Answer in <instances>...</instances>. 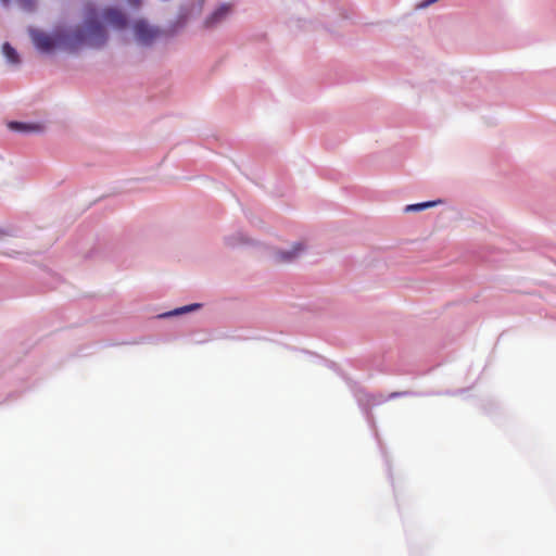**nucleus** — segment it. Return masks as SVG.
Segmentation results:
<instances>
[{"mask_svg": "<svg viewBox=\"0 0 556 556\" xmlns=\"http://www.w3.org/2000/svg\"><path fill=\"white\" fill-rule=\"evenodd\" d=\"M105 25L115 30H123L128 25L127 16L117 8H106L101 13L93 7H87L85 25L71 33L56 34L53 37L33 31L31 38L37 49L49 52L54 47L74 52L81 47L101 48L108 40Z\"/></svg>", "mask_w": 556, "mask_h": 556, "instance_id": "1", "label": "nucleus"}, {"mask_svg": "<svg viewBox=\"0 0 556 556\" xmlns=\"http://www.w3.org/2000/svg\"><path fill=\"white\" fill-rule=\"evenodd\" d=\"M134 31L136 39L142 45H150L159 36V30L142 20L135 23Z\"/></svg>", "mask_w": 556, "mask_h": 556, "instance_id": "2", "label": "nucleus"}, {"mask_svg": "<svg viewBox=\"0 0 556 556\" xmlns=\"http://www.w3.org/2000/svg\"><path fill=\"white\" fill-rule=\"evenodd\" d=\"M304 251V245L302 243H296L292 247L291 251L278 252L276 254V262L278 263H289L294 261L302 252Z\"/></svg>", "mask_w": 556, "mask_h": 556, "instance_id": "3", "label": "nucleus"}, {"mask_svg": "<svg viewBox=\"0 0 556 556\" xmlns=\"http://www.w3.org/2000/svg\"><path fill=\"white\" fill-rule=\"evenodd\" d=\"M9 128L15 131H24V132H36L41 131L42 127L38 124H26L20 122H11L9 123Z\"/></svg>", "mask_w": 556, "mask_h": 556, "instance_id": "4", "label": "nucleus"}, {"mask_svg": "<svg viewBox=\"0 0 556 556\" xmlns=\"http://www.w3.org/2000/svg\"><path fill=\"white\" fill-rule=\"evenodd\" d=\"M230 12V5L223 4L214 13L207 18L206 24L208 26H213L215 23L219 22Z\"/></svg>", "mask_w": 556, "mask_h": 556, "instance_id": "5", "label": "nucleus"}, {"mask_svg": "<svg viewBox=\"0 0 556 556\" xmlns=\"http://www.w3.org/2000/svg\"><path fill=\"white\" fill-rule=\"evenodd\" d=\"M2 51H3V54L7 58L8 62H10L11 64L20 63L18 54H17L16 50L10 43L5 42L2 46Z\"/></svg>", "mask_w": 556, "mask_h": 556, "instance_id": "6", "label": "nucleus"}, {"mask_svg": "<svg viewBox=\"0 0 556 556\" xmlns=\"http://www.w3.org/2000/svg\"><path fill=\"white\" fill-rule=\"evenodd\" d=\"M438 203H441V201H428L417 204H410L406 206V211H422L425 208L435 206Z\"/></svg>", "mask_w": 556, "mask_h": 556, "instance_id": "7", "label": "nucleus"}, {"mask_svg": "<svg viewBox=\"0 0 556 556\" xmlns=\"http://www.w3.org/2000/svg\"><path fill=\"white\" fill-rule=\"evenodd\" d=\"M14 237L15 236L11 229L0 227V242H7Z\"/></svg>", "mask_w": 556, "mask_h": 556, "instance_id": "8", "label": "nucleus"}, {"mask_svg": "<svg viewBox=\"0 0 556 556\" xmlns=\"http://www.w3.org/2000/svg\"><path fill=\"white\" fill-rule=\"evenodd\" d=\"M127 2L136 8L140 5V0H127Z\"/></svg>", "mask_w": 556, "mask_h": 556, "instance_id": "9", "label": "nucleus"}, {"mask_svg": "<svg viewBox=\"0 0 556 556\" xmlns=\"http://www.w3.org/2000/svg\"><path fill=\"white\" fill-rule=\"evenodd\" d=\"M192 307H193V306H189V307L180 308L179 311H177V313L188 312V311H190Z\"/></svg>", "mask_w": 556, "mask_h": 556, "instance_id": "10", "label": "nucleus"}, {"mask_svg": "<svg viewBox=\"0 0 556 556\" xmlns=\"http://www.w3.org/2000/svg\"><path fill=\"white\" fill-rule=\"evenodd\" d=\"M13 253H17V250L16 249H10L9 251L5 252V254H8V255H12Z\"/></svg>", "mask_w": 556, "mask_h": 556, "instance_id": "11", "label": "nucleus"}, {"mask_svg": "<svg viewBox=\"0 0 556 556\" xmlns=\"http://www.w3.org/2000/svg\"><path fill=\"white\" fill-rule=\"evenodd\" d=\"M435 1H437V0H428V2H427V3H428V4H429V3H433V2H435Z\"/></svg>", "mask_w": 556, "mask_h": 556, "instance_id": "12", "label": "nucleus"}, {"mask_svg": "<svg viewBox=\"0 0 556 556\" xmlns=\"http://www.w3.org/2000/svg\"><path fill=\"white\" fill-rule=\"evenodd\" d=\"M8 0H3V2H7Z\"/></svg>", "mask_w": 556, "mask_h": 556, "instance_id": "13", "label": "nucleus"}]
</instances>
